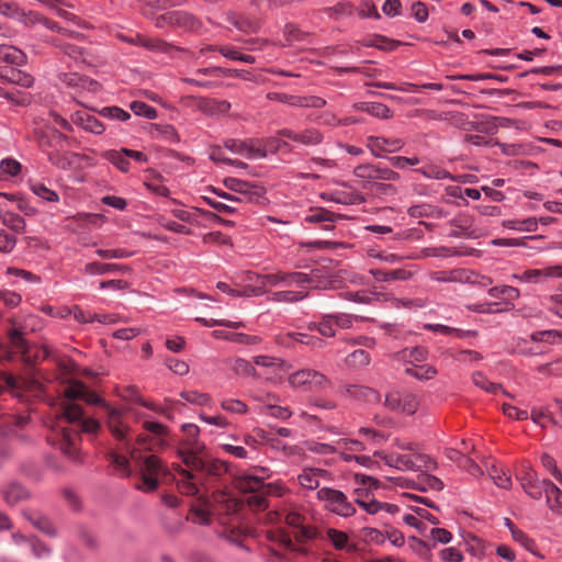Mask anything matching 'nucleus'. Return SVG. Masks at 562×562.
<instances>
[{"instance_id": "nucleus-30", "label": "nucleus", "mask_w": 562, "mask_h": 562, "mask_svg": "<svg viewBox=\"0 0 562 562\" xmlns=\"http://www.w3.org/2000/svg\"><path fill=\"white\" fill-rule=\"evenodd\" d=\"M113 271L125 273L130 272L131 269L128 266L116 263L90 262L85 266V272L87 274H105Z\"/></svg>"}, {"instance_id": "nucleus-36", "label": "nucleus", "mask_w": 562, "mask_h": 562, "mask_svg": "<svg viewBox=\"0 0 562 562\" xmlns=\"http://www.w3.org/2000/svg\"><path fill=\"white\" fill-rule=\"evenodd\" d=\"M486 471L488 476L493 480V482L501 488L508 490L512 486L510 476L496 463H487Z\"/></svg>"}, {"instance_id": "nucleus-39", "label": "nucleus", "mask_w": 562, "mask_h": 562, "mask_svg": "<svg viewBox=\"0 0 562 562\" xmlns=\"http://www.w3.org/2000/svg\"><path fill=\"white\" fill-rule=\"evenodd\" d=\"M424 328L434 333H440L442 335H456L458 338L475 337L476 333L473 330H463L453 327H449L441 324H426Z\"/></svg>"}, {"instance_id": "nucleus-22", "label": "nucleus", "mask_w": 562, "mask_h": 562, "mask_svg": "<svg viewBox=\"0 0 562 562\" xmlns=\"http://www.w3.org/2000/svg\"><path fill=\"white\" fill-rule=\"evenodd\" d=\"M340 218L339 214H335L325 209H316L312 210L310 214L304 217V221L307 223H319L322 224V228L326 231L333 229V223Z\"/></svg>"}, {"instance_id": "nucleus-3", "label": "nucleus", "mask_w": 562, "mask_h": 562, "mask_svg": "<svg viewBox=\"0 0 562 562\" xmlns=\"http://www.w3.org/2000/svg\"><path fill=\"white\" fill-rule=\"evenodd\" d=\"M143 428L147 432L137 435L135 442L138 446V450L142 448L147 451H160L168 446V427L157 422L145 420Z\"/></svg>"}, {"instance_id": "nucleus-12", "label": "nucleus", "mask_w": 562, "mask_h": 562, "mask_svg": "<svg viewBox=\"0 0 562 562\" xmlns=\"http://www.w3.org/2000/svg\"><path fill=\"white\" fill-rule=\"evenodd\" d=\"M513 279L527 283H542L548 279L562 278V266H550L541 269H529L521 273H514Z\"/></svg>"}, {"instance_id": "nucleus-7", "label": "nucleus", "mask_w": 562, "mask_h": 562, "mask_svg": "<svg viewBox=\"0 0 562 562\" xmlns=\"http://www.w3.org/2000/svg\"><path fill=\"white\" fill-rule=\"evenodd\" d=\"M186 465L193 471L209 476H222L228 471L227 462L210 458L205 452L199 457L189 459Z\"/></svg>"}, {"instance_id": "nucleus-19", "label": "nucleus", "mask_w": 562, "mask_h": 562, "mask_svg": "<svg viewBox=\"0 0 562 562\" xmlns=\"http://www.w3.org/2000/svg\"><path fill=\"white\" fill-rule=\"evenodd\" d=\"M78 154L64 151L63 147L47 151L48 161L58 169L68 170L75 165Z\"/></svg>"}, {"instance_id": "nucleus-16", "label": "nucleus", "mask_w": 562, "mask_h": 562, "mask_svg": "<svg viewBox=\"0 0 562 562\" xmlns=\"http://www.w3.org/2000/svg\"><path fill=\"white\" fill-rule=\"evenodd\" d=\"M252 362L254 364L267 370L266 379L269 381L279 378L288 370L286 363L281 358L277 357L256 356L252 358Z\"/></svg>"}, {"instance_id": "nucleus-17", "label": "nucleus", "mask_w": 562, "mask_h": 562, "mask_svg": "<svg viewBox=\"0 0 562 562\" xmlns=\"http://www.w3.org/2000/svg\"><path fill=\"white\" fill-rule=\"evenodd\" d=\"M106 415V424L111 434L120 441H124L128 427L122 420V412L117 408L103 404Z\"/></svg>"}, {"instance_id": "nucleus-31", "label": "nucleus", "mask_w": 562, "mask_h": 562, "mask_svg": "<svg viewBox=\"0 0 562 562\" xmlns=\"http://www.w3.org/2000/svg\"><path fill=\"white\" fill-rule=\"evenodd\" d=\"M290 340L297 341L304 345H323V340L316 337H311L307 334L303 333H286L285 335H280L277 338V341L281 346H290Z\"/></svg>"}, {"instance_id": "nucleus-35", "label": "nucleus", "mask_w": 562, "mask_h": 562, "mask_svg": "<svg viewBox=\"0 0 562 562\" xmlns=\"http://www.w3.org/2000/svg\"><path fill=\"white\" fill-rule=\"evenodd\" d=\"M516 479L520 482L522 488L539 481L537 472L527 461H522L516 470Z\"/></svg>"}, {"instance_id": "nucleus-42", "label": "nucleus", "mask_w": 562, "mask_h": 562, "mask_svg": "<svg viewBox=\"0 0 562 562\" xmlns=\"http://www.w3.org/2000/svg\"><path fill=\"white\" fill-rule=\"evenodd\" d=\"M200 109L210 114H225L231 109V103L225 100L203 99Z\"/></svg>"}, {"instance_id": "nucleus-63", "label": "nucleus", "mask_w": 562, "mask_h": 562, "mask_svg": "<svg viewBox=\"0 0 562 562\" xmlns=\"http://www.w3.org/2000/svg\"><path fill=\"white\" fill-rule=\"evenodd\" d=\"M346 362L349 367H363L369 364L370 356L367 351L358 349L348 355Z\"/></svg>"}, {"instance_id": "nucleus-24", "label": "nucleus", "mask_w": 562, "mask_h": 562, "mask_svg": "<svg viewBox=\"0 0 562 562\" xmlns=\"http://www.w3.org/2000/svg\"><path fill=\"white\" fill-rule=\"evenodd\" d=\"M76 124L80 125L83 130L93 134L100 135L104 132L105 127L101 121L87 112H76L72 116Z\"/></svg>"}, {"instance_id": "nucleus-29", "label": "nucleus", "mask_w": 562, "mask_h": 562, "mask_svg": "<svg viewBox=\"0 0 562 562\" xmlns=\"http://www.w3.org/2000/svg\"><path fill=\"white\" fill-rule=\"evenodd\" d=\"M3 499L9 505H15L29 497V492L20 484L10 483L2 490Z\"/></svg>"}, {"instance_id": "nucleus-38", "label": "nucleus", "mask_w": 562, "mask_h": 562, "mask_svg": "<svg viewBox=\"0 0 562 562\" xmlns=\"http://www.w3.org/2000/svg\"><path fill=\"white\" fill-rule=\"evenodd\" d=\"M325 470H318V469H305L300 475H299V482L300 484L308 490H315L319 485V477L325 475Z\"/></svg>"}, {"instance_id": "nucleus-40", "label": "nucleus", "mask_w": 562, "mask_h": 562, "mask_svg": "<svg viewBox=\"0 0 562 562\" xmlns=\"http://www.w3.org/2000/svg\"><path fill=\"white\" fill-rule=\"evenodd\" d=\"M215 50L220 52L224 57L231 60H239L246 64L255 63V57L248 54H243L239 49L232 45H222L214 47Z\"/></svg>"}, {"instance_id": "nucleus-50", "label": "nucleus", "mask_w": 562, "mask_h": 562, "mask_svg": "<svg viewBox=\"0 0 562 562\" xmlns=\"http://www.w3.org/2000/svg\"><path fill=\"white\" fill-rule=\"evenodd\" d=\"M231 369L236 374H243V375L254 376V378L259 376L255 367L249 361L241 359V358H236V359L232 360Z\"/></svg>"}, {"instance_id": "nucleus-46", "label": "nucleus", "mask_w": 562, "mask_h": 562, "mask_svg": "<svg viewBox=\"0 0 562 562\" xmlns=\"http://www.w3.org/2000/svg\"><path fill=\"white\" fill-rule=\"evenodd\" d=\"M227 20L231 22L237 30L241 32H256L258 30V23L252 21L246 16L238 15L235 13H228Z\"/></svg>"}, {"instance_id": "nucleus-26", "label": "nucleus", "mask_w": 562, "mask_h": 562, "mask_svg": "<svg viewBox=\"0 0 562 562\" xmlns=\"http://www.w3.org/2000/svg\"><path fill=\"white\" fill-rule=\"evenodd\" d=\"M543 488L550 509L562 514V491L549 480H543Z\"/></svg>"}, {"instance_id": "nucleus-1", "label": "nucleus", "mask_w": 562, "mask_h": 562, "mask_svg": "<svg viewBox=\"0 0 562 562\" xmlns=\"http://www.w3.org/2000/svg\"><path fill=\"white\" fill-rule=\"evenodd\" d=\"M76 400H83L88 404H99L101 400L97 394L89 391L82 382H74L64 391L61 413L52 426V434L47 437L48 442L58 448L63 454L75 463L82 462L80 451V434L61 425L63 422L77 424L82 432H95L100 428L98 420L83 418L82 407L75 403Z\"/></svg>"}, {"instance_id": "nucleus-51", "label": "nucleus", "mask_w": 562, "mask_h": 562, "mask_svg": "<svg viewBox=\"0 0 562 562\" xmlns=\"http://www.w3.org/2000/svg\"><path fill=\"white\" fill-rule=\"evenodd\" d=\"M27 519L32 522V525L41 530L42 532L55 537L56 536V528L54 525L44 516L35 515V516H27Z\"/></svg>"}, {"instance_id": "nucleus-58", "label": "nucleus", "mask_w": 562, "mask_h": 562, "mask_svg": "<svg viewBox=\"0 0 562 562\" xmlns=\"http://www.w3.org/2000/svg\"><path fill=\"white\" fill-rule=\"evenodd\" d=\"M364 46L367 47H376L383 50H393L397 47L398 43L392 40H389L382 35H375L372 40L364 42Z\"/></svg>"}, {"instance_id": "nucleus-4", "label": "nucleus", "mask_w": 562, "mask_h": 562, "mask_svg": "<svg viewBox=\"0 0 562 562\" xmlns=\"http://www.w3.org/2000/svg\"><path fill=\"white\" fill-rule=\"evenodd\" d=\"M181 430L184 439L180 443L178 456L184 464L189 459L203 454L206 450L205 443L199 439L200 428L194 424H183Z\"/></svg>"}, {"instance_id": "nucleus-23", "label": "nucleus", "mask_w": 562, "mask_h": 562, "mask_svg": "<svg viewBox=\"0 0 562 562\" xmlns=\"http://www.w3.org/2000/svg\"><path fill=\"white\" fill-rule=\"evenodd\" d=\"M0 77L10 83H14L23 88H30L34 83V79L30 74L15 68L1 69Z\"/></svg>"}, {"instance_id": "nucleus-2", "label": "nucleus", "mask_w": 562, "mask_h": 562, "mask_svg": "<svg viewBox=\"0 0 562 562\" xmlns=\"http://www.w3.org/2000/svg\"><path fill=\"white\" fill-rule=\"evenodd\" d=\"M126 450L130 457L139 464L140 482L137 484V488L147 493L156 491L159 486V476L169 474L166 464L155 454L142 458L138 448L132 447L130 442H126Z\"/></svg>"}, {"instance_id": "nucleus-57", "label": "nucleus", "mask_w": 562, "mask_h": 562, "mask_svg": "<svg viewBox=\"0 0 562 562\" xmlns=\"http://www.w3.org/2000/svg\"><path fill=\"white\" fill-rule=\"evenodd\" d=\"M396 469L402 471H417L422 469V464L417 463L416 453L413 456L398 454L396 458Z\"/></svg>"}, {"instance_id": "nucleus-18", "label": "nucleus", "mask_w": 562, "mask_h": 562, "mask_svg": "<svg viewBox=\"0 0 562 562\" xmlns=\"http://www.w3.org/2000/svg\"><path fill=\"white\" fill-rule=\"evenodd\" d=\"M280 135L293 142H297L304 146H316L321 144L324 138L323 134L316 128H306L301 132L282 130L280 131Z\"/></svg>"}, {"instance_id": "nucleus-59", "label": "nucleus", "mask_w": 562, "mask_h": 562, "mask_svg": "<svg viewBox=\"0 0 562 562\" xmlns=\"http://www.w3.org/2000/svg\"><path fill=\"white\" fill-rule=\"evenodd\" d=\"M180 396L188 403L195 404L199 406H205L211 402V397L206 393H200L198 391H184Z\"/></svg>"}, {"instance_id": "nucleus-11", "label": "nucleus", "mask_w": 562, "mask_h": 562, "mask_svg": "<svg viewBox=\"0 0 562 562\" xmlns=\"http://www.w3.org/2000/svg\"><path fill=\"white\" fill-rule=\"evenodd\" d=\"M289 383L295 387L308 386L323 389L328 385L329 380L321 372L312 369H303L289 376Z\"/></svg>"}, {"instance_id": "nucleus-34", "label": "nucleus", "mask_w": 562, "mask_h": 562, "mask_svg": "<svg viewBox=\"0 0 562 562\" xmlns=\"http://www.w3.org/2000/svg\"><path fill=\"white\" fill-rule=\"evenodd\" d=\"M437 369L430 364H411L405 368V373L420 381H428L436 376Z\"/></svg>"}, {"instance_id": "nucleus-37", "label": "nucleus", "mask_w": 562, "mask_h": 562, "mask_svg": "<svg viewBox=\"0 0 562 562\" xmlns=\"http://www.w3.org/2000/svg\"><path fill=\"white\" fill-rule=\"evenodd\" d=\"M102 157L112 162L120 171L127 172L130 170L131 162L127 155L121 150L110 149L102 153Z\"/></svg>"}, {"instance_id": "nucleus-8", "label": "nucleus", "mask_w": 562, "mask_h": 562, "mask_svg": "<svg viewBox=\"0 0 562 562\" xmlns=\"http://www.w3.org/2000/svg\"><path fill=\"white\" fill-rule=\"evenodd\" d=\"M34 138L42 151L46 153L58 147H64L68 137L55 127L45 126L34 131Z\"/></svg>"}, {"instance_id": "nucleus-21", "label": "nucleus", "mask_w": 562, "mask_h": 562, "mask_svg": "<svg viewBox=\"0 0 562 562\" xmlns=\"http://www.w3.org/2000/svg\"><path fill=\"white\" fill-rule=\"evenodd\" d=\"M236 487L241 493L255 494L263 490H270L271 485H266L261 477L255 475H243L236 480Z\"/></svg>"}, {"instance_id": "nucleus-41", "label": "nucleus", "mask_w": 562, "mask_h": 562, "mask_svg": "<svg viewBox=\"0 0 562 562\" xmlns=\"http://www.w3.org/2000/svg\"><path fill=\"white\" fill-rule=\"evenodd\" d=\"M327 538L337 550L347 549L348 551H353L356 549L353 544H349L348 535L344 531L329 528L327 529Z\"/></svg>"}, {"instance_id": "nucleus-25", "label": "nucleus", "mask_w": 562, "mask_h": 562, "mask_svg": "<svg viewBox=\"0 0 562 562\" xmlns=\"http://www.w3.org/2000/svg\"><path fill=\"white\" fill-rule=\"evenodd\" d=\"M370 273L373 276L374 280L378 282H389V281H406L413 277V272L406 269H394V270H382V269H372Z\"/></svg>"}, {"instance_id": "nucleus-10", "label": "nucleus", "mask_w": 562, "mask_h": 562, "mask_svg": "<svg viewBox=\"0 0 562 562\" xmlns=\"http://www.w3.org/2000/svg\"><path fill=\"white\" fill-rule=\"evenodd\" d=\"M285 524L294 529V539L299 543H304L307 540L314 539L317 536V530L305 524V517L296 510H290L285 515Z\"/></svg>"}, {"instance_id": "nucleus-47", "label": "nucleus", "mask_w": 562, "mask_h": 562, "mask_svg": "<svg viewBox=\"0 0 562 562\" xmlns=\"http://www.w3.org/2000/svg\"><path fill=\"white\" fill-rule=\"evenodd\" d=\"M150 173H151V177H150V178H148V179L144 182V184L146 186V188H147L148 190H150L151 192H154L155 194H157V195H160V196H168V195H169V193H170V191H169V189H168L166 186H164V184L161 183V181H162V177H161V175L156 173V172H154V171H151Z\"/></svg>"}, {"instance_id": "nucleus-33", "label": "nucleus", "mask_w": 562, "mask_h": 562, "mask_svg": "<svg viewBox=\"0 0 562 562\" xmlns=\"http://www.w3.org/2000/svg\"><path fill=\"white\" fill-rule=\"evenodd\" d=\"M265 192L263 187L247 182L246 188H243L238 193V203L258 202L265 195Z\"/></svg>"}, {"instance_id": "nucleus-14", "label": "nucleus", "mask_w": 562, "mask_h": 562, "mask_svg": "<svg viewBox=\"0 0 562 562\" xmlns=\"http://www.w3.org/2000/svg\"><path fill=\"white\" fill-rule=\"evenodd\" d=\"M303 278L302 276H297L296 272L277 271L274 273L258 276L257 280L265 289H267L268 285L291 288L295 286V281H300V279L302 280Z\"/></svg>"}, {"instance_id": "nucleus-54", "label": "nucleus", "mask_w": 562, "mask_h": 562, "mask_svg": "<svg viewBox=\"0 0 562 562\" xmlns=\"http://www.w3.org/2000/svg\"><path fill=\"white\" fill-rule=\"evenodd\" d=\"M221 407L232 414H246L248 406L237 398H224L221 401Z\"/></svg>"}, {"instance_id": "nucleus-27", "label": "nucleus", "mask_w": 562, "mask_h": 562, "mask_svg": "<svg viewBox=\"0 0 562 562\" xmlns=\"http://www.w3.org/2000/svg\"><path fill=\"white\" fill-rule=\"evenodd\" d=\"M175 470L182 476V479L177 483L179 492L188 496L196 495L199 487L193 482L194 475L178 464L175 465Z\"/></svg>"}, {"instance_id": "nucleus-20", "label": "nucleus", "mask_w": 562, "mask_h": 562, "mask_svg": "<svg viewBox=\"0 0 562 562\" xmlns=\"http://www.w3.org/2000/svg\"><path fill=\"white\" fill-rule=\"evenodd\" d=\"M308 294V291H305L303 289L289 290L286 288L284 290L269 292L268 300L274 303L294 304L306 299Z\"/></svg>"}, {"instance_id": "nucleus-64", "label": "nucleus", "mask_w": 562, "mask_h": 562, "mask_svg": "<svg viewBox=\"0 0 562 562\" xmlns=\"http://www.w3.org/2000/svg\"><path fill=\"white\" fill-rule=\"evenodd\" d=\"M418 405L419 403L416 395L405 393L402 395L400 412L407 415H413L417 411Z\"/></svg>"}, {"instance_id": "nucleus-6", "label": "nucleus", "mask_w": 562, "mask_h": 562, "mask_svg": "<svg viewBox=\"0 0 562 562\" xmlns=\"http://www.w3.org/2000/svg\"><path fill=\"white\" fill-rule=\"evenodd\" d=\"M155 25L159 29L175 27L183 31L195 32L201 27V22L188 12L176 10L168 11L156 16Z\"/></svg>"}, {"instance_id": "nucleus-13", "label": "nucleus", "mask_w": 562, "mask_h": 562, "mask_svg": "<svg viewBox=\"0 0 562 562\" xmlns=\"http://www.w3.org/2000/svg\"><path fill=\"white\" fill-rule=\"evenodd\" d=\"M125 41L142 46L148 50L161 54L172 55L173 52H178L179 48L175 45L167 43L157 37H148L146 35L136 34L134 37L125 38Z\"/></svg>"}, {"instance_id": "nucleus-60", "label": "nucleus", "mask_w": 562, "mask_h": 562, "mask_svg": "<svg viewBox=\"0 0 562 562\" xmlns=\"http://www.w3.org/2000/svg\"><path fill=\"white\" fill-rule=\"evenodd\" d=\"M363 111L380 119H390L393 115L392 111L385 104L378 102L366 104Z\"/></svg>"}, {"instance_id": "nucleus-56", "label": "nucleus", "mask_w": 562, "mask_h": 562, "mask_svg": "<svg viewBox=\"0 0 562 562\" xmlns=\"http://www.w3.org/2000/svg\"><path fill=\"white\" fill-rule=\"evenodd\" d=\"M130 109L138 116H144L150 120L157 117L156 109L142 101L132 102L130 104Z\"/></svg>"}, {"instance_id": "nucleus-32", "label": "nucleus", "mask_w": 562, "mask_h": 562, "mask_svg": "<svg viewBox=\"0 0 562 562\" xmlns=\"http://www.w3.org/2000/svg\"><path fill=\"white\" fill-rule=\"evenodd\" d=\"M0 59L7 64L22 66L26 63V55L16 47L0 45Z\"/></svg>"}, {"instance_id": "nucleus-49", "label": "nucleus", "mask_w": 562, "mask_h": 562, "mask_svg": "<svg viewBox=\"0 0 562 562\" xmlns=\"http://www.w3.org/2000/svg\"><path fill=\"white\" fill-rule=\"evenodd\" d=\"M2 224L18 234L25 232L26 223L22 216L15 213H5L1 220Z\"/></svg>"}, {"instance_id": "nucleus-43", "label": "nucleus", "mask_w": 562, "mask_h": 562, "mask_svg": "<svg viewBox=\"0 0 562 562\" xmlns=\"http://www.w3.org/2000/svg\"><path fill=\"white\" fill-rule=\"evenodd\" d=\"M487 293L493 299H504L509 302L516 301L520 295L519 290L510 285L493 286Z\"/></svg>"}, {"instance_id": "nucleus-15", "label": "nucleus", "mask_w": 562, "mask_h": 562, "mask_svg": "<svg viewBox=\"0 0 562 562\" xmlns=\"http://www.w3.org/2000/svg\"><path fill=\"white\" fill-rule=\"evenodd\" d=\"M339 393L344 396L368 403H375L380 401V394L375 390L361 384H344L340 386Z\"/></svg>"}, {"instance_id": "nucleus-55", "label": "nucleus", "mask_w": 562, "mask_h": 562, "mask_svg": "<svg viewBox=\"0 0 562 562\" xmlns=\"http://www.w3.org/2000/svg\"><path fill=\"white\" fill-rule=\"evenodd\" d=\"M418 485L420 486L422 491H441L443 488L442 481L430 474H422L418 477Z\"/></svg>"}, {"instance_id": "nucleus-62", "label": "nucleus", "mask_w": 562, "mask_h": 562, "mask_svg": "<svg viewBox=\"0 0 562 562\" xmlns=\"http://www.w3.org/2000/svg\"><path fill=\"white\" fill-rule=\"evenodd\" d=\"M99 114L110 120L127 121L131 115L119 106H105L99 111Z\"/></svg>"}, {"instance_id": "nucleus-52", "label": "nucleus", "mask_w": 562, "mask_h": 562, "mask_svg": "<svg viewBox=\"0 0 562 562\" xmlns=\"http://www.w3.org/2000/svg\"><path fill=\"white\" fill-rule=\"evenodd\" d=\"M416 171L420 172L424 177L429 179L443 180L452 178L449 171L434 165L423 167L420 169H417Z\"/></svg>"}, {"instance_id": "nucleus-61", "label": "nucleus", "mask_w": 562, "mask_h": 562, "mask_svg": "<svg viewBox=\"0 0 562 562\" xmlns=\"http://www.w3.org/2000/svg\"><path fill=\"white\" fill-rule=\"evenodd\" d=\"M402 359L409 358L415 362H424L427 360L428 350L424 347L406 348L400 352Z\"/></svg>"}, {"instance_id": "nucleus-5", "label": "nucleus", "mask_w": 562, "mask_h": 562, "mask_svg": "<svg viewBox=\"0 0 562 562\" xmlns=\"http://www.w3.org/2000/svg\"><path fill=\"white\" fill-rule=\"evenodd\" d=\"M317 498L324 502L328 510L341 517H350L356 513L355 506L341 491L322 487L317 491Z\"/></svg>"}, {"instance_id": "nucleus-28", "label": "nucleus", "mask_w": 562, "mask_h": 562, "mask_svg": "<svg viewBox=\"0 0 562 562\" xmlns=\"http://www.w3.org/2000/svg\"><path fill=\"white\" fill-rule=\"evenodd\" d=\"M297 276L304 277L300 281H295V286L299 289H304L307 284H313L315 289L325 288L323 278L325 277L323 268L312 269L310 273L305 272H296Z\"/></svg>"}, {"instance_id": "nucleus-53", "label": "nucleus", "mask_w": 562, "mask_h": 562, "mask_svg": "<svg viewBox=\"0 0 562 562\" xmlns=\"http://www.w3.org/2000/svg\"><path fill=\"white\" fill-rule=\"evenodd\" d=\"M60 80L69 87H82L87 85L94 86L97 82L89 80L88 78L79 76L77 72L61 74Z\"/></svg>"}, {"instance_id": "nucleus-9", "label": "nucleus", "mask_w": 562, "mask_h": 562, "mask_svg": "<svg viewBox=\"0 0 562 562\" xmlns=\"http://www.w3.org/2000/svg\"><path fill=\"white\" fill-rule=\"evenodd\" d=\"M366 145L373 156L380 158L384 157V154L401 150L405 142L398 137L369 136L367 137Z\"/></svg>"}, {"instance_id": "nucleus-45", "label": "nucleus", "mask_w": 562, "mask_h": 562, "mask_svg": "<svg viewBox=\"0 0 562 562\" xmlns=\"http://www.w3.org/2000/svg\"><path fill=\"white\" fill-rule=\"evenodd\" d=\"M530 339H531V341H535V342L541 341V342L554 345L559 341L562 342V330L548 329V330L533 331L530 335Z\"/></svg>"}, {"instance_id": "nucleus-44", "label": "nucleus", "mask_w": 562, "mask_h": 562, "mask_svg": "<svg viewBox=\"0 0 562 562\" xmlns=\"http://www.w3.org/2000/svg\"><path fill=\"white\" fill-rule=\"evenodd\" d=\"M108 460L122 475L128 476L131 474L130 460L126 456L117 451H110L108 453Z\"/></svg>"}, {"instance_id": "nucleus-48", "label": "nucleus", "mask_w": 562, "mask_h": 562, "mask_svg": "<svg viewBox=\"0 0 562 562\" xmlns=\"http://www.w3.org/2000/svg\"><path fill=\"white\" fill-rule=\"evenodd\" d=\"M472 382L475 386L484 390L487 393L496 394L502 390L501 384L491 382L482 372L476 371L472 374Z\"/></svg>"}]
</instances>
